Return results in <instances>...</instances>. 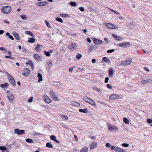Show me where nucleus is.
I'll use <instances>...</instances> for the list:
<instances>
[{"label":"nucleus","instance_id":"nucleus-42","mask_svg":"<svg viewBox=\"0 0 152 152\" xmlns=\"http://www.w3.org/2000/svg\"><path fill=\"white\" fill-rule=\"evenodd\" d=\"M103 61L107 63L109 62V60L108 58L106 57H104L102 58Z\"/></svg>","mask_w":152,"mask_h":152},{"label":"nucleus","instance_id":"nucleus-28","mask_svg":"<svg viewBox=\"0 0 152 152\" xmlns=\"http://www.w3.org/2000/svg\"><path fill=\"white\" fill-rule=\"evenodd\" d=\"M88 148L87 147H84L80 150V152H88Z\"/></svg>","mask_w":152,"mask_h":152},{"label":"nucleus","instance_id":"nucleus-17","mask_svg":"<svg viewBox=\"0 0 152 152\" xmlns=\"http://www.w3.org/2000/svg\"><path fill=\"white\" fill-rule=\"evenodd\" d=\"M50 138L51 140L55 141V142L58 143H59L60 142L58 140H56V137L54 135H51L50 137Z\"/></svg>","mask_w":152,"mask_h":152},{"label":"nucleus","instance_id":"nucleus-29","mask_svg":"<svg viewBox=\"0 0 152 152\" xmlns=\"http://www.w3.org/2000/svg\"><path fill=\"white\" fill-rule=\"evenodd\" d=\"M151 81V80L149 79H147L146 80H143L142 81L141 83L142 84L144 85L146 84L147 83L150 82Z\"/></svg>","mask_w":152,"mask_h":152},{"label":"nucleus","instance_id":"nucleus-40","mask_svg":"<svg viewBox=\"0 0 152 152\" xmlns=\"http://www.w3.org/2000/svg\"><path fill=\"white\" fill-rule=\"evenodd\" d=\"M69 4L73 7H75L77 5L76 2L73 1H71L70 2Z\"/></svg>","mask_w":152,"mask_h":152},{"label":"nucleus","instance_id":"nucleus-61","mask_svg":"<svg viewBox=\"0 0 152 152\" xmlns=\"http://www.w3.org/2000/svg\"><path fill=\"white\" fill-rule=\"evenodd\" d=\"M35 135L36 136L41 135H42V134H40V133H37V132H36L35 133Z\"/></svg>","mask_w":152,"mask_h":152},{"label":"nucleus","instance_id":"nucleus-22","mask_svg":"<svg viewBox=\"0 0 152 152\" xmlns=\"http://www.w3.org/2000/svg\"><path fill=\"white\" fill-rule=\"evenodd\" d=\"M12 34L16 39L17 40H19L20 39V37L18 34L15 32H13Z\"/></svg>","mask_w":152,"mask_h":152},{"label":"nucleus","instance_id":"nucleus-15","mask_svg":"<svg viewBox=\"0 0 152 152\" xmlns=\"http://www.w3.org/2000/svg\"><path fill=\"white\" fill-rule=\"evenodd\" d=\"M119 96L117 94H114L111 95L109 97V99L112 101H113L115 99H117L119 98Z\"/></svg>","mask_w":152,"mask_h":152},{"label":"nucleus","instance_id":"nucleus-46","mask_svg":"<svg viewBox=\"0 0 152 152\" xmlns=\"http://www.w3.org/2000/svg\"><path fill=\"white\" fill-rule=\"evenodd\" d=\"M21 18L23 20H26L27 18L25 15H20Z\"/></svg>","mask_w":152,"mask_h":152},{"label":"nucleus","instance_id":"nucleus-57","mask_svg":"<svg viewBox=\"0 0 152 152\" xmlns=\"http://www.w3.org/2000/svg\"><path fill=\"white\" fill-rule=\"evenodd\" d=\"M107 88H110V89H111L112 88L111 86L110 85V84H107Z\"/></svg>","mask_w":152,"mask_h":152},{"label":"nucleus","instance_id":"nucleus-36","mask_svg":"<svg viewBox=\"0 0 152 152\" xmlns=\"http://www.w3.org/2000/svg\"><path fill=\"white\" fill-rule=\"evenodd\" d=\"M102 41L100 39H98L96 38V45L101 44L102 43Z\"/></svg>","mask_w":152,"mask_h":152},{"label":"nucleus","instance_id":"nucleus-20","mask_svg":"<svg viewBox=\"0 0 152 152\" xmlns=\"http://www.w3.org/2000/svg\"><path fill=\"white\" fill-rule=\"evenodd\" d=\"M112 36L117 41H119L121 39V37L118 36L116 34H112Z\"/></svg>","mask_w":152,"mask_h":152},{"label":"nucleus","instance_id":"nucleus-31","mask_svg":"<svg viewBox=\"0 0 152 152\" xmlns=\"http://www.w3.org/2000/svg\"><path fill=\"white\" fill-rule=\"evenodd\" d=\"M26 142L30 143H33L34 142V140L30 138H27L26 139Z\"/></svg>","mask_w":152,"mask_h":152},{"label":"nucleus","instance_id":"nucleus-1","mask_svg":"<svg viewBox=\"0 0 152 152\" xmlns=\"http://www.w3.org/2000/svg\"><path fill=\"white\" fill-rule=\"evenodd\" d=\"M11 8L10 6H3L1 9L2 12L4 14H9L11 12Z\"/></svg>","mask_w":152,"mask_h":152},{"label":"nucleus","instance_id":"nucleus-59","mask_svg":"<svg viewBox=\"0 0 152 152\" xmlns=\"http://www.w3.org/2000/svg\"><path fill=\"white\" fill-rule=\"evenodd\" d=\"M107 147H109L110 146V145L109 143H107L105 145Z\"/></svg>","mask_w":152,"mask_h":152},{"label":"nucleus","instance_id":"nucleus-60","mask_svg":"<svg viewBox=\"0 0 152 152\" xmlns=\"http://www.w3.org/2000/svg\"><path fill=\"white\" fill-rule=\"evenodd\" d=\"M115 148H115V147L114 146H112L111 147V149L112 150H114L115 149Z\"/></svg>","mask_w":152,"mask_h":152},{"label":"nucleus","instance_id":"nucleus-9","mask_svg":"<svg viewBox=\"0 0 152 152\" xmlns=\"http://www.w3.org/2000/svg\"><path fill=\"white\" fill-rule=\"evenodd\" d=\"M14 132L18 135H20L25 134V132L24 130H20L18 129H14Z\"/></svg>","mask_w":152,"mask_h":152},{"label":"nucleus","instance_id":"nucleus-49","mask_svg":"<svg viewBox=\"0 0 152 152\" xmlns=\"http://www.w3.org/2000/svg\"><path fill=\"white\" fill-rule=\"evenodd\" d=\"M122 145L125 147H127L129 146V145L127 143H124L122 144Z\"/></svg>","mask_w":152,"mask_h":152},{"label":"nucleus","instance_id":"nucleus-12","mask_svg":"<svg viewBox=\"0 0 152 152\" xmlns=\"http://www.w3.org/2000/svg\"><path fill=\"white\" fill-rule=\"evenodd\" d=\"M43 98L45 102L46 103H50L52 102L51 99L47 95L44 96Z\"/></svg>","mask_w":152,"mask_h":152},{"label":"nucleus","instance_id":"nucleus-45","mask_svg":"<svg viewBox=\"0 0 152 152\" xmlns=\"http://www.w3.org/2000/svg\"><path fill=\"white\" fill-rule=\"evenodd\" d=\"M95 148V144L94 142H93L90 146V149L91 150Z\"/></svg>","mask_w":152,"mask_h":152},{"label":"nucleus","instance_id":"nucleus-52","mask_svg":"<svg viewBox=\"0 0 152 152\" xmlns=\"http://www.w3.org/2000/svg\"><path fill=\"white\" fill-rule=\"evenodd\" d=\"M45 24L46 25V26L48 28H51V27L49 23L47 21L46 22Z\"/></svg>","mask_w":152,"mask_h":152},{"label":"nucleus","instance_id":"nucleus-63","mask_svg":"<svg viewBox=\"0 0 152 152\" xmlns=\"http://www.w3.org/2000/svg\"><path fill=\"white\" fill-rule=\"evenodd\" d=\"M4 22L5 23H6L7 24H9V22H8V20H7V19H5L4 21Z\"/></svg>","mask_w":152,"mask_h":152},{"label":"nucleus","instance_id":"nucleus-23","mask_svg":"<svg viewBox=\"0 0 152 152\" xmlns=\"http://www.w3.org/2000/svg\"><path fill=\"white\" fill-rule=\"evenodd\" d=\"M79 111L80 113H87L88 112V109L86 108H85L84 109H79Z\"/></svg>","mask_w":152,"mask_h":152},{"label":"nucleus","instance_id":"nucleus-8","mask_svg":"<svg viewBox=\"0 0 152 152\" xmlns=\"http://www.w3.org/2000/svg\"><path fill=\"white\" fill-rule=\"evenodd\" d=\"M31 72L30 70L28 68H26L24 69V72L22 73V75L26 77H28Z\"/></svg>","mask_w":152,"mask_h":152},{"label":"nucleus","instance_id":"nucleus-51","mask_svg":"<svg viewBox=\"0 0 152 152\" xmlns=\"http://www.w3.org/2000/svg\"><path fill=\"white\" fill-rule=\"evenodd\" d=\"M147 123L148 124H151L152 123V119H148L147 120Z\"/></svg>","mask_w":152,"mask_h":152},{"label":"nucleus","instance_id":"nucleus-7","mask_svg":"<svg viewBox=\"0 0 152 152\" xmlns=\"http://www.w3.org/2000/svg\"><path fill=\"white\" fill-rule=\"evenodd\" d=\"M50 97L53 99L54 101H58V99L55 93L53 91H51L50 92Z\"/></svg>","mask_w":152,"mask_h":152},{"label":"nucleus","instance_id":"nucleus-19","mask_svg":"<svg viewBox=\"0 0 152 152\" xmlns=\"http://www.w3.org/2000/svg\"><path fill=\"white\" fill-rule=\"evenodd\" d=\"M53 84L54 86H58L60 87H62V84L57 82H53Z\"/></svg>","mask_w":152,"mask_h":152},{"label":"nucleus","instance_id":"nucleus-16","mask_svg":"<svg viewBox=\"0 0 152 152\" xmlns=\"http://www.w3.org/2000/svg\"><path fill=\"white\" fill-rule=\"evenodd\" d=\"M42 48V46L38 44L35 47V50L36 51H39Z\"/></svg>","mask_w":152,"mask_h":152},{"label":"nucleus","instance_id":"nucleus-34","mask_svg":"<svg viewBox=\"0 0 152 152\" xmlns=\"http://www.w3.org/2000/svg\"><path fill=\"white\" fill-rule=\"evenodd\" d=\"M60 16L61 17L67 18L70 17V16L67 14H61Z\"/></svg>","mask_w":152,"mask_h":152},{"label":"nucleus","instance_id":"nucleus-53","mask_svg":"<svg viewBox=\"0 0 152 152\" xmlns=\"http://www.w3.org/2000/svg\"><path fill=\"white\" fill-rule=\"evenodd\" d=\"M33 97L31 96L30 98L28 99V102H31L33 101Z\"/></svg>","mask_w":152,"mask_h":152},{"label":"nucleus","instance_id":"nucleus-62","mask_svg":"<svg viewBox=\"0 0 152 152\" xmlns=\"http://www.w3.org/2000/svg\"><path fill=\"white\" fill-rule=\"evenodd\" d=\"M144 69L146 71L149 72V70L146 67H144Z\"/></svg>","mask_w":152,"mask_h":152},{"label":"nucleus","instance_id":"nucleus-13","mask_svg":"<svg viewBox=\"0 0 152 152\" xmlns=\"http://www.w3.org/2000/svg\"><path fill=\"white\" fill-rule=\"evenodd\" d=\"M48 4V2L47 1H44L38 2L36 4V5L38 6L42 7Z\"/></svg>","mask_w":152,"mask_h":152},{"label":"nucleus","instance_id":"nucleus-5","mask_svg":"<svg viewBox=\"0 0 152 152\" xmlns=\"http://www.w3.org/2000/svg\"><path fill=\"white\" fill-rule=\"evenodd\" d=\"M118 46L125 48L129 47L130 46V44L128 42H125L123 43H121L118 44Z\"/></svg>","mask_w":152,"mask_h":152},{"label":"nucleus","instance_id":"nucleus-26","mask_svg":"<svg viewBox=\"0 0 152 152\" xmlns=\"http://www.w3.org/2000/svg\"><path fill=\"white\" fill-rule=\"evenodd\" d=\"M108 75L109 77H112L113 75V70L112 69H110L109 70Z\"/></svg>","mask_w":152,"mask_h":152},{"label":"nucleus","instance_id":"nucleus-48","mask_svg":"<svg viewBox=\"0 0 152 152\" xmlns=\"http://www.w3.org/2000/svg\"><path fill=\"white\" fill-rule=\"evenodd\" d=\"M44 53L47 56L49 57V56H50V52H49L45 51Z\"/></svg>","mask_w":152,"mask_h":152},{"label":"nucleus","instance_id":"nucleus-33","mask_svg":"<svg viewBox=\"0 0 152 152\" xmlns=\"http://www.w3.org/2000/svg\"><path fill=\"white\" fill-rule=\"evenodd\" d=\"M7 149V148L4 146H1L0 147V150L4 151V152H8Z\"/></svg>","mask_w":152,"mask_h":152},{"label":"nucleus","instance_id":"nucleus-35","mask_svg":"<svg viewBox=\"0 0 152 152\" xmlns=\"http://www.w3.org/2000/svg\"><path fill=\"white\" fill-rule=\"evenodd\" d=\"M47 64L49 67H50L52 66V63L51 60H48L47 62Z\"/></svg>","mask_w":152,"mask_h":152},{"label":"nucleus","instance_id":"nucleus-18","mask_svg":"<svg viewBox=\"0 0 152 152\" xmlns=\"http://www.w3.org/2000/svg\"><path fill=\"white\" fill-rule=\"evenodd\" d=\"M115 151L116 152H126L125 150L118 147L116 148Z\"/></svg>","mask_w":152,"mask_h":152},{"label":"nucleus","instance_id":"nucleus-38","mask_svg":"<svg viewBox=\"0 0 152 152\" xmlns=\"http://www.w3.org/2000/svg\"><path fill=\"white\" fill-rule=\"evenodd\" d=\"M46 146L47 147L50 148H53V146L52 145L50 142H47L46 144Z\"/></svg>","mask_w":152,"mask_h":152},{"label":"nucleus","instance_id":"nucleus-50","mask_svg":"<svg viewBox=\"0 0 152 152\" xmlns=\"http://www.w3.org/2000/svg\"><path fill=\"white\" fill-rule=\"evenodd\" d=\"M115 51L114 49H112L108 50L107 51V52L108 53H113Z\"/></svg>","mask_w":152,"mask_h":152},{"label":"nucleus","instance_id":"nucleus-41","mask_svg":"<svg viewBox=\"0 0 152 152\" xmlns=\"http://www.w3.org/2000/svg\"><path fill=\"white\" fill-rule=\"evenodd\" d=\"M60 117L64 120H66L68 119V118L67 116L63 115H61Z\"/></svg>","mask_w":152,"mask_h":152},{"label":"nucleus","instance_id":"nucleus-24","mask_svg":"<svg viewBox=\"0 0 152 152\" xmlns=\"http://www.w3.org/2000/svg\"><path fill=\"white\" fill-rule=\"evenodd\" d=\"M34 59L37 61H39L40 60L41 57L37 54H34Z\"/></svg>","mask_w":152,"mask_h":152},{"label":"nucleus","instance_id":"nucleus-54","mask_svg":"<svg viewBox=\"0 0 152 152\" xmlns=\"http://www.w3.org/2000/svg\"><path fill=\"white\" fill-rule=\"evenodd\" d=\"M109 80V77H106L105 79L104 82L105 83H108Z\"/></svg>","mask_w":152,"mask_h":152},{"label":"nucleus","instance_id":"nucleus-25","mask_svg":"<svg viewBox=\"0 0 152 152\" xmlns=\"http://www.w3.org/2000/svg\"><path fill=\"white\" fill-rule=\"evenodd\" d=\"M9 86V84L7 83H4L1 84L0 86L3 88H6Z\"/></svg>","mask_w":152,"mask_h":152},{"label":"nucleus","instance_id":"nucleus-2","mask_svg":"<svg viewBox=\"0 0 152 152\" xmlns=\"http://www.w3.org/2000/svg\"><path fill=\"white\" fill-rule=\"evenodd\" d=\"M6 75L7 76L10 83L13 86H15L16 85L15 82L13 77L7 72L5 73Z\"/></svg>","mask_w":152,"mask_h":152},{"label":"nucleus","instance_id":"nucleus-64","mask_svg":"<svg viewBox=\"0 0 152 152\" xmlns=\"http://www.w3.org/2000/svg\"><path fill=\"white\" fill-rule=\"evenodd\" d=\"M5 58H10V59L12 58V57L11 56H5Z\"/></svg>","mask_w":152,"mask_h":152},{"label":"nucleus","instance_id":"nucleus-3","mask_svg":"<svg viewBox=\"0 0 152 152\" xmlns=\"http://www.w3.org/2000/svg\"><path fill=\"white\" fill-rule=\"evenodd\" d=\"M103 25L110 29H117L118 27L116 25L110 23H104Z\"/></svg>","mask_w":152,"mask_h":152},{"label":"nucleus","instance_id":"nucleus-21","mask_svg":"<svg viewBox=\"0 0 152 152\" xmlns=\"http://www.w3.org/2000/svg\"><path fill=\"white\" fill-rule=\"evenodd\" d=\"M71 104L72 105L75 106H78L80 105L79 103L74 101L71 102Z\"/></svg>","mask_w":152,"mask_h":152},{"label":"nucleus","instance_id":"nucleus-58","mask_svg":"<svg viewBox=\"0 0 152 152\" xmlns=\"http://www.w3.org/2000/svg\"><path fill=\"white\" fill-rule=\"evenodd\" d=\"M9 38L11 39L12 40H13L14 39V38L12 35H10L8 37Z\"/></svg>","mask_w":152,"mask_h":152},{"label":"nucleus","instance_id":"nucleus-44","mask_svg":"<svg viewBox=\"0 0 152 152\" xmlns=\"http://www.w3.org/2000/svg\"><path fill=\"white\" fill-rule=\"evenodd\" d=\"M56 21H58V22H60L61 23H62L63 22V20L61 18H58V17L56 18Z\"/></svg>","mask_w":152,"mask_h":152},{"label":"nucleus","instance_id":"nucleus-11","mask_svg":"<svg viewBox=\"0 0 152 152\" xmlns=\"http://www.w3.org/2000/svg\"><path fill=\"white\" fill-rule=\"evenodd\" d=\"M68 48L70 50H74L77 48V45L75 43H71L68 46Z\"/></svg>","mask_w":152,"mask_h":152},{"label":"nucleus","instance_id":"nucleus-14","mask_svg":"<svg viewBox=\"0 0 152 152\" xmlns=\"http://www.w3.org/2000/svg\"><path fill=\"white\" fill-rule=\"evenodd\" d=\"M108 128L109 129L112 131H117L118 130V129L116 126L110 124L108 126Z\"/></svg>","mask_w":152,"mask_h":152},{"label":"nucleus","instance_id":"nucleus-4","mask_svg":"<svg viewBox=\"0 0 152 152\" xmlns=\"http://www.w3.org/2000/svg\"><path fill=\"white\" fill-rule=\"evenodd\" d=\"M132 61L131 58H129L127 60L125 61H123L120 64V65L126 66L129 65Z\"/></svg>","mask_w":152,"mask_h":152},{"label":"nucleus","instance_id":"nucleus-43","mask_svg":"<svg viewBox=\"0 0 152 152\" xmlns=\"http://www.w3.org/2000/svg\"><path fill=\"white\" fill-rule=\"evenodd\" d=\"M94 46H92L89 47L88 49V52L89 53H90L91 52L92 50H94Z\"/></svg>","mask_w":152,"mask_h":152},{"label":"nucleus","instance_id":"nucleus-55","mask_svg":"<svg viewBox=\"0 0 152 152\" xmlns=\"http://www.w3.org/2000/svg\"><path fill=\"white\" fill-rule=\"evenodd\" d=\"M79 10L82 12H84V9L83 7H80L79 8Z\"/></svg>","mask_w":152,"mask_h":152},{"label":"nucleus","instance_id":"nucleus-6","mask_svg":"<svg viewBox=\"0 0 152 152\" xmlns=\"http://www.w3.org/2000/svg\"><path fill=\"white\" fill-rule=\"evenodd\" d=\"M83 100L87 102L90 104H91L94 105L95 103L94 101L90 98H88L87 97H85L83 98Z\"/></svg>","mask_w":152,"mask_h":152},{"label":"nucleus","instance_id":"nucleus-27","mask_svg":"<svg viewBox=\"0 0 152 152\" xmlns=\"http://www.w3.org/2000/svg\"><path fill=\"white\" fill-rule=\"evenodd\" d=\"M37 77H39V79L38 80V82H40L43 80L42 76V75L40 73H38Z\"/></svg>","mask_w":152,"mask_h":152},{"label":"nucleus","instance_id":"nucleus-39","mask_svg":"<svg viewBox=\"0 0 152 152\" xmlns=\"http://www.w3.org/2000/svg\"><path fill=\"white\" fill-rule=\"evenodd\" d=\"M124 122L127 124H128L129 123V121L128 119L126 118H123Z\"/></svg>","mask_w":152,"mask_h":152},{"label":"nucleus","instance_id":"nucleus-30","mask_svg":"<svg viewBox=\"0 0 152 152\" xmlns=\"http://www.w3.org/2000/svg\"><path fill=\"white\" fill-rule=\"evenodd\" d=\"M25 33L27 35H30L32 37H34V34L30 31H26Z\"/></svg>","mask_w":152,"mask_h":152},{"label":"nucleus","instance_id":"nucleus-56","mask_svg":"<svg viewBox=\"0 0 152 152\" xmlns=\"http://www.w3.org/2000/svg\"><path fill=\"white\" fill-rule=\"evenodd\" d=\"M74 67H75L74 66L72 67H71V68H69V72H72L73 71V69L74 68Z\"/></svg>","mask_w":152,"mask_h":152},{"label":"nucleus","instance_id":"nucleus-47","mask_svg":"<svg viewBox=\"0 0 152 152\" xmlns=\"http://www.w3.org/2000/svg\"><path fill=\"white\" fill-rule=\"evenodd\" d=\"M81 57H82V55L81 54H79V53H77L76 55V58L78 59H80V58H81Z\"/></svg>","mask_w":152,"mask_h":152},{"label":"nucleus","instance_id":"nucleus-10","mask_svg":"<svg viewBox=\"0 0 152 152\" xmlns=\"http://www.w3.org/2000/svg\"><path fill=\"white\" fill-rule=\"evenodd\" d=\"M7 97L9 102L11 103H13L14 99V96L12 94H7Z\"/></svg>","mask_w":152,"mask_h":152},{"label":"nucleus","instance_id":"nucleus-37","mask_svg":"<svg viewBox=\"0 0 152 152\" xmlns=\"http://www.w3.org/2000/svg\"><path fill=\"white\" fill-rule=\"evenodd\" d=\"M29 39L28 40V42L31 43H33L35 41V39L33 38H28Z\"/></svg>","mask_w":152,"mask_h":152},{"label":"nucleus","instance_id":"nucleus-32","mask_svg":"<svg viewBox=\"0 0 152 152\" xmlns=\"http://www.w3.org/2000/svg\"><path fill=\"white\" fill-rule=\"evenodd\" d=\"M26 64H29L30 65V66L31 67L32 69H34V65L33 64L31 61H29L28 62L26 63Z\"/></svg>","mask_w":152,"mask_h":152}]
</instances>
